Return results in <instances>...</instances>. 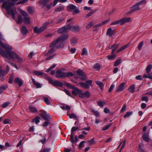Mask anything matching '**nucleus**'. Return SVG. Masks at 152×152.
Listing matches in <instances>:
<instances>
[{
    "label": "nucleus",
    "instance_id": "obj_1",
    "mask_svg": "<svg viewBox=\"0 0 152 152\" xmlns=\"http://www.w3.org/2000/svg\"><path fill=\"white\" fill-rule=\"evenodd\" d=\"M0 44L6 50L5 52L0 48V54L3 56L8 58H15L20 63L23 62L22 58L20 57L16 53L12 51L11 50L12 49V47L8 45L3 43L1 41H0Z\"/></svg>",
    "mask_w": 152,
    "mask_h": 152
},
{
    "label": "nucleus",
    "instance_id": "obj_2",
    "mask_svg": "<svg viewBox=\"0 0 152 152\" xmlns=\"http://www.w3.org/2000/svg\"><path fill=\"white\" fill-rule=\"evenodd\" d=\"M11 5H9V2H6L2 4V7L3 8L6 9L7 13L9 15H11L12 18L15 19V14L17 12L16 9L15 8H11Z\"/></svg>",
    "mask_w": 152,
    "mask_h": 152
},
{
    "label": "nucleus",
    "instance_id": "obj_3",
    "mask_svg": "<svg viewBox=\"0 0 152 152\" xmlns=\"http://www.w3.org/2000/svg\"><path fill=\"white\" fill-rule=\"evenodd\" d=\"M49 24L48 22L44 23L43 25L39 28H38L37 27H35L34 29V32L39 34L42 31H44L46 29L47 26Z\"/></svg>",
    "mask_w": 152,
    "mask_h": 152
},
{
    "label": "nucleus",
    "instance_id": "obj_4",
    "mask_svg": "<svg viewBox=\"0 0 152 152\" xmlns=\"http://www.w3.org/2000/svg\"><path fill=\"white\" fill-rule=\"evenodd\" d=\"M91 80H87L85 83L80 82L79 84L80 86L84 89H88L89 88L90 86H92Z\"/></svg>",
    "mask_w": 152,
    "mask_h": 152
},
{
    "label": "nucleus",
    "instance_id": "obj_5",
    "mask_svg": "<svg viewBox=\"0 0 152 152\" xmlns=\"http://www.w3.org/2000/svg\"><path fill=\"white\" fill-rule=\"evenodd\" d=\"M20 13L24 17L23 20L25 23L30 24V18L28 17V15L26 12L21 10Z\"/></svg>",
    "mask_w": 152,
    "mask_h": 152
},
{
    "label": "nucleus",
    "instance_id": "obj_6",
    "mask_svg": "<svg viewBox=\"0 0 152 152\" xmlns=\"http://www.w3.org/2000/svg\"><path fill=\"white\" fill-rule=\"evenodd\" d=\"M67 28L68 30H71L74 32H76L80 31V27L78 25L71 26L70 24H67Z\"/></svg>",
    "mask_w": 152,
    "mask_h": 152
},
{
    "label": "nucleus",
    "instance_id": "obj_7",
    "mask_svg": "<svg viewBox=\"0 0 152 152\" xmlns=\"http://www.w3.org/2000/svg\"><path fill=\"white\" fill-rule=\"evenodd\" d=\"M130 8L131 9V10L126 13V15H130L135 11L139 10L142 9V8L139 7V5H137L136 4L131 7Z\"/></svg>",
    "mask_w": 152,
    "mask_h": 152
},
{
    "label": "nucleus",
    "instance_id": "obj_8",
    "mask_svg": "<svg viewBox=\"0 0 152 152\" xmlns=\"http://www.w3.org/2000/svg\"><path fill=\"white\" fill-rule=\"evenodd\" d=\"M66 73L62 71V70H57L56 71V77L58 78H63L65 77Z\"/></svg>",
    "mask_w": 152,
    "mask_h": 152
},
{
    "label": "nucleus",
    "instance_id": "obj_9",
    "mask_svg": "<svg viewBox=\"0 0 152 152\" xmlns=\"http://www.w3.org/2000/svg\"><path fill=\"white\" fill-rule=\"evenodd\" d=\"M76 72L80 76V79L83 80L86 79V74L82 70L78 69L76 71Z\"/></svg>",
    "mask_w": 152,
    "mask_h": 152
},
{
    "label": "nucleus",
    "instance_id": "obj_10",
    "mask_svg": "<svg viewBox=\"0 0 152 152\" xmlns=\"http://www.w3.org/2000/svg\"><path fill=\"white\" fill-rule=\"evenodd\" d=\"M121 25L122 26L124 24L130 22L131 18L130 17H124L120 19Z\"/></svg>",
    "mask_w": 152,
    "mask_h": 152
},
{
    "label": "nucleus",
    "instance_id": "obj_11",
    "mask_svg": "<svg viewBox=\"0 0 152 152\" xmlns=\"http://www.w3.org/2000/svg\"><path fill=\"white\" fill-rule=\"evenodd\" d=\"M49 2V0H40L38 1L37 3L42 6V8L44 7Z\"/></svg>",
    "mask_w": 152,
    "mask_h": 152
},
{
    "label": "nucleus",
    "instance_id": "obj_12",
    "mask_svg": "<svg viewBox=\"0 0 152 152\" xmlns=\"http://www.w3.org/2000/svg\"><path fill=\"white\" fill-rule=\"evenodd\" d=\"M90 95L89 92L86 91L84 93H83L81 91L80 93V98L85 97L86 98H88Z\"/></svg>",
    "mask_w": 152,
    "mask_h": 152
},
{
    "label": "nucleus",
    "instance_id": "obj_13",
    "mask_svg": "<svg viewBox=\"0 0 152 152\" xmlns=\"http://www.w3.org/2000/svg\"><path fill=\"white\" fill-rule=\"evenodd\" d=\"M125 84L124 83H121L116 90L115 92H120L122 91L125 88Z\"/></svg>",
    "mask_w": 152,
    "mask_h": 152
},
{
    "label": "nucleus",
    "instance_id": "obj_14",
    "mask_svg": "<svg viewBox=\"0 0 152 152\" xmlns=\"http://www.w3.org/2000/svg\"><path fill=\"white\" fill-rule=\"evenodd\" d=\"M68 30L67 28V25L66 27L65 26H63L62 27L59 28L57 31V32L59 34L62 33L64 32H67V30Z\"/></svg>",
    "mask_w": 152,
    "mask_h": 152
},
{
    "label": "nucleus",
    "instance_id": "obj_15",
    "mask_svg": "<svg viewBox=\"0 0 152 152\" xmlns=\"http://www.w3.org/2000/svg\"><path fill=\"white\" fill-rule=\"evenodd\" d=\"M60 107L63 110H70L71 109V107L67 104H61Z\"/></svg>",
    "mask_w": 152,
    "mask_h": 152
},
{
    "label": "nucleus",
    "instance_id": "obj_16",
    "mask_svg": "<svg viewBox=\"0 0 152 152\" xmlns=\"http://www.w3.org/2000/svg\"><path fill=\"white\" fill-rule=\"evenodd\" d=\"M40 115L42 118L46 121H48L51 119L50 115L48 114L41 113Z\"/></svg>",
    "mask_w": 152,
    "mask_h": 152
},
{
    "label": "nucleus",
    "instance_id": "obj_17",
    "mask_svg": "<svg viewBox=\"0 0 152 152\" xmlns=\"http://www.w3.org/2000/svg\"><path fill=\"white\" fill-rule=\"evenodd\" d=\"M67 10L69 12H70L72 10H74L76 8L75 6L72 4H69L67 7Z\"/></svg>",
    "mask_w": 152,
    "mask_h": 152
},
{
    "label": "nucleus",
    "instance_id": "obj_18",
    "mask_svg": "<svg viewBox=\"0 0 152 152\" xmlns=\"http://www.w3.org/2000/svg\"><path fill=\"white\" fill-rule=\"evenodd\" d=\"M81 90L78 89L77 88H76L75 89L73 90L72 91V94L75 96L77 95L78 94H79L80 96V93Z\"/></svg>",
    "mask_w": 152,
    "mask_h": 152
},
{
    "label": "nucleus",
    "instance_id": "obj_19",
    "mask_svg": "<svg viewBox=\"0 0 152 152\" xmlns=\"http://www.w3.org/2000/svg\"><path fill=\"white\" fill-rule=\"evenodd\" d=\"M68 36L67 35H64L61 37H60L57 38L59 42L63 41L68 39Z\"/></svg>",
    "mask_w": 152,
    "mask_h": 152
},
{
    "label": "nucleus",
    "instance_id": "obj_20",
    "mask_svg": "<svg viewBox=\"0 0 152 152\" xmlns=\"http://www.w3.org/2000/svg\"><path fill=\"white\" fill-rule=\"evenodd\" d=\"M119 46V44H114L111 46V48L112 49V51L111 54H113L114 53V52L118 49Z\"/></svg>",
    "mask_w": 152,
    "mask_h": 152
},
{
    "label": "nucleus",
    "instance_id": "obj_21",
    "mask_svg": "<svg viewBox=\"0 0 152 152\" xmlns=\"http://www.w3.org/2000/svg\"><path fill=\"white\" fill-rule=\"evenodd\" d=\"M15 83L18 84L19 86H21L23 84L22 80L18 77L15 78Z\"/></svg>",
    "mask_w": 152,
    "mask_h": 152
},
{
    "label": "nucleus",
    "instance_id": "obj_22",
    "mask_svg": "<svg viewBox=\"0 0 152 152\" xmlns=\"http://www.w3.org/2000/svg\"><path fill=\"white\" fill-rule=\"evenodd\" d=\"M31 80L33 84L36 86L37 88H40L42 87V85L36 81L34 78H32Z\"/></svg>",
    "mask_w": 152,
    "mask_h": 152
},
{
    "label": "nucleus",
    "instance_id": "obj_23",
    "mask_svg": "<svg viewBox=\"0 0 152 152\" xmlns=\"http://www.w3.org/2000/svg\"><path fill=\"white\" fill-rule=\"evenodd\" d=\"M53 84V86H57L60 87H61L63 85V84L61 82L57 80L54 81Z\"/></svg>",
    "mask_w": 152,
    "mask_h": 152
},
{
    "label": "nucleus",
    "instance_id": "obj_24",
    "mask_svg": "<svg viewBox=\"0 0 152 152\" xmlns=\"http://www.w3.org/2000/svg\"><path fill=\"white\" fill-rule=\"evenodd\" d=\"M21 31L23 34H26L28 33V31L26 29V27L24 26H23L21 29Z\"/></svg>",
    "mask_w": 152,
    "mask_h": 152
},
{
    "label": "nucleus",
    "instance_id": "obj_25",
    "mask_svg": "<svg viewBox=\"0 0 152 152\" xmlns=\"http://www.w3.org/2000/svg\"><path fill=\"white\" fill-rule=\"evenodd\" d=\"M142 138L145 141L147 142H148L149 141V135L146 133H145L143 134L142 136Z\"/></svg>",
    "mask_w": 152,
    "mask_h": 152
},
{
    "label": "nucleus",
    "instance_id": "obj_26",
    "mask_svg": "<svg viewBox=\"0 0 152 152\" xmlns=\"http://www.w3.org/2000/svg\"><path fill=\"white\" fill-rule=\"evenodd\" d=\"M128 91L131 93H134L135 91V85H133L129 87L128 89Z\"/></svg>",
    "mask_w": 152,
    "mask_h": 152
},
{
    "label": "nucleus",
    "instance_id": "obj_27",
    "mask_svg": "<svg viewBox=\"0 0 152 152\" xmlns=\"http://www.w3.org/2000/svg\"><path fill=\"white\" fill-rule=\"evenodd\" d=\"M78 39L75 37H73L70 40L71 43L72 45L74 46L77 42Z\"/></svg>",
    "mask_w": 152,
    "mask_h": 152
},
{
    "label": "nucleus",
    "instance_id": "obj_28",
    "mask_svg": "<svg viewBox=\"0 0 152 152\" xmlns=\"http://www.w3.org/2000/svg\"><path fill=\"white\" fill-rule=\"evenodd\" d=\"M106 34L108 35L109 37H111L113 35V31L112 30L111 28H109L108 29Z\"/></svg>",
    "mask_w": 152,
    "mask_h": 152
},
{
    "label": "nucleus",
    "instance_id": "obj_29",
    "mask_svg": "<svg viewBox=\"0 0 152 152\" xmlns=\"http://www.w3.org/2000/svg\"><path fill=\"white\" fill-rule=\"evenodd\" d=\"M64 6H60L58 7L57 8H55L54 9V10L56 12H59L61 11H62L64 10Z\"/></svg>",
    "mask_w": 152,
    "mask_h": 152
},
{
    "label": "nucleus",
    "instance_id": "obj_30",
    "mask_svg": "<svg viewBox=\"0 0 152 152\" xmlns=\"http://www.w3.org/2000/svg\"><path fill=\"white\" fill-rule=\"evenodd\" d=\"M95 83L97 85L99 86L101 89L102 90L103 89L104 85L102 82L99 81L97 80L95 81Z\"/></svg>",
    "mask_w": 152,
    "mask_h": 152
},
{
    "label": "nucleus",
    "instance_id": "obj_31",
    "mask_svg": "<svg viewBox=\"0 0 152 152\" xmlns=\"http://www.w3.org/2000/svg\"><path fill=\"white\" fill-rule=\"evenodd\" d=\"M101 67L100 64L99 63H96L94 65V69L96 70L99 71Z\"/></svg>",
    "mask_w": 152,
    "mask_h": 152
},
{
    "label": "nucleus",
    "instance_id": "obj_32",
    "mask_svg": "<svg viewBox=\"0 0 152 152\" xmlns=\"http://www.w3.org/2000/svg\"><path fill=\"white\" fill-rule=\"evenodd\" d=\"M94 23L92 21L89 22L86 26V28L87 29H89L91 28L94 26Z\"/></svg>",
    "mask_w": 152,
    "mask_h": 152
},
{
    "label": "nucleus",
    "instance_id": "obj_33",
    "mask_svg": "<svg viewBox=\"0 0 152 152\" xmlns=\"http://www.w3.org/2000/svg\"><path fill=\"white\" fill-rule=\"evenodd\" d=\"M152 68V65L150 64L148 65L146 68V72L148 74L150 73L151 69Z\"/></svg>",
    "mask_w": 152,
    "mask_h": 152
},
{
    "label": "nucleus",
    "instance_id": "obj_34",
    "mask_svg": "<svg viewBox=\"0 0 152 152\" xmlns=\"http://www.w3.org/2000/svg\"><path fill=\"white\" fill-rule=\"evenodd\" d=\"M43 100L44 102L47 105H49L50 104V101L48 97L46 96L43 97Z\"/></svg>",
    "mask_w": 152,
    "mask_h": 152
},
{
    "label": "nucleus",
    "instance_id": "obj_35",
    "mask_svg": "<svg viewBox=\"0 0 152 152\" xmlns=\"http://www.w3.org/2000/svg\"><path fill=\"white\" fill-rule=\"evenodd\" d=\"M116 55L114 53L111 54V55H109L107 56V58L109 60H113L115 58Z\"/></svg>",
    "mask_w": 152,
    "mask_h": 152
},
{
    "label": "nucleus",
    "instance_id": "obj_36",
    "mask_svg": "<svg viewBox=\"0 0 152 152\" xmlns=\"http://www.w3.org/2000/svg\"><path fill=\"white\" fill-rule=\"evenodd\" d=\"M40 119V118L37 116L35 118H34L32 120V122H35L36 124H38V123L39 122V120Z\"/></svg>",
    "mask_w": 152,
    "mask_h": 152
},
{
    "label": "nucleus",
    "instance_id": "obj_37",
    "mask_svg": "<svg viewBox=\"0 0 152 152\" xmlns=\"http://www.w3.org/2000/svg\"><path fill=\"white\" fill-rule=\"evenodd\" d=\"M54 51V48H52L51 49L48 50L47 53L45 54V56H48L50 55L53 53Z\"/></svg>",
    "mask_w": 152,
    "mask_h": 152
},
{
    "label": "nucleus",
    "instance_id": "obj_38",
    "mask_svg": "<svg viewBox=\"0 0 152 152\" xmlns=\"http://www.w3.org/2000/svg\"><path fill=\"white\" fill-rule=\"evenodd\" d=\"M29 108V110L32 113H35L38 111L37 109L34 107L30 106Z\"/></svg>",
    "mask_w": 152,
    "mask_h": 152
},
{
    "label": "nucleus",
    "instance_id": "obj_39",
    "mask_svg": "<svg viewBox=\"0 0 152 152\" xmlns=\"http://www.w3.org/2000/svg\"><path fill=\"white\" fill-rule=\"evenodd\" d=\"M146 3V1L145 0H142L137 3L136 4H137V5H139V6L140 7L141 5H145Z\"/></svg>",
    "mask_w": 152,
    "mask_h": 152
},
{
    "label": "nucleus",
    "instance_id": "obj_40",
    "mask_svg": "<svg viewBox=\"0 0 152 152\" xmlns=\"http://www.w3.org/2000/svg\"><path fill=\"white\" fill-rule=\"evenodd\" d=\"M33 73L37 76H41L43 75V73L39 71L34 70L33 72Z\"/></svg>",
    "mask_w": 152,
    "mask_h": 152
},
{
    "label": "nucleus",
    "instance_id": "obj_41",
    "mask_svg": "<svg viewBox=\"0 0 152 152\" xmlns=\"http://www.w3.org/2000/svg\"><path fill=\"white\" fill-rule=\"evenodd\" d=\"M67 115L69 116L70 118H75L77 119V117L76 116L74 113H71L69 114L67 113Z\"/></svg>",
    "mask_w": 152,
    "mask_h": 152
},
{
    "label": "nucleus",
    "instance_id": "obj_42",
    "mask_svg": "<svg viewBox=\"0 0 152 152\" xmlns=\"http://www.w3.org/2000/svg\"><path fill=\"white\" fill-rule=\"evenodd\" d=\"M8 1H9V5L13 6L15 5V3L18 1V0H9Z\"/></svg>",
    "mask_w": 152,
    "mask_h": 152
},
{
    "label": "nucleus",
    "instance_id": "obj_43",
    "mask_svg": "<svg viewBox=\"0 0 152 152\" xmlns=\"http://www.w3.org/2000/svg\"><path fill=\"white\" fill-rule=\"evenodd\" d=\"M97 104L99 106L102 107L105 104V102L104 101L101 100L98 102Z\"/></svg>",
    "mask_w": 152,
    "mask_h": 152
},
{
    "label": "nucleus",
    "instance_id": "obj_44",
    "mask_svg": "<svg viewBox=\"0 0 152 152\" xmlns=\"http://www.w3.org/2000/svg\"><path fill=\"white\" fill-rule=\"evenodd\" d=\"M58 42H59V41L58 40V39L57 38L55 40L53 41L51 43L50 45V47H52L55 45Z\"/></svg>",
    "mask_w": 152,
    "mask_h": 152
},
{
    "label": "nucleus",
    "instance_id": "obj_45",
    "mask_svg": "<svg viewBox=\"0 0 152 152\" xmlns=\"http://www.w3.org/2000/svg\"><path fill=\"white\" fill-rule=\"evenodd\" d=\"M132 112H127L124 115V117L125 118H126L127 117H129L131 115H132Z\"/></svg>",
    "mask_w": 152,
    "mask_h": 152
},
{
    "label": "nucleus",
    "instance_id": "obj_46",
    "mask_svg": "<svg viewBox=\"0 0 152 152\" xmlns=\"http://www.w3.org/2000/svg\"><path fill=\"white\" fill-rule=\"evenodd\" d=\"M73 76L74 74L72 72H69L67 73H66L65 77H72Z\"/></svg>",
    "mask_w": 152,
    "mask_h": 152
},
{
    "label": "nucleus",
    "instance_id": "obj_47",
    "mask_svg": "<svg viewBox=\"0 0 152 152\" xmlns=\"http://www.w3.org/2000/svg\"><path fill=\"white\" fill-rule=\"evenodd\" d=\"M143 77L144 78H148L151 79H152V76L150 74H149L148 75L146 74H144Z\"/></svg>",
    "mask_w": 152,
    "mask_h": 152
},
{
    "label": "nucleus",
    "instance_id": "obj_48",
    "mask_svg": "<svg viewBox=\"0 0 152 152\" xmlns=\"http://www.w3.org/2000/svg\"><path fill=\"white\" fill-rule=\"evenodd\" d=\"M22 20L23 18L22 16L21 15H19L18 16L17 23L18 24H20L22 22Z\"/></svg>",
    "mask_w": 152,
    "mask_h": 152
},
{
    "label": "nucleus",
    "instance_id": "obj_49",
    "mask_svg": "<svg viewBox=\"0 0 152 152\" xmlns=\"http://www.w3.org/2000/svg\"><path fill=\"white\" fill-rule=\"evenodd\" d=\"M46 79L49 81L50 83L51 84L53 85L54 81H53L52 79L48 76L46 77Z\"/></svg>",
    "mask_w": 152,
    "mask_h": 152
},
{
    "label": "nucleus",
    "instance_id": "obj_50",
    "mask_svg": "<svg viewBox=\"0 0 152 152\" xmlns=\"http://www.w3.org/2000/svg\"><path fill=\"white\" fill-rule=\"evenodd\" d=\"M66 86L68 87H69L72 89H73V90L74 89H75V88H76V87L74 86H73L72 85H71L68 83H66Z\"/></svg>",
    "mask_w": 152,
    "mask_h": 152
},
{
    "label": "nucleus",
    "instance_id": "obj_51",
    "mask_svg": "<svg viewBox=\"0 0 152 152\" xmlns=\"http://www.w3.org/2000/svg\"><path fill=\"white\" fill-rule=\"evenodd\" d=\"M88 53L86 49L84 48L82 50V52L81 53L82 55H86V56L87 55Z\"/></svg>",
    "mask_w": 152,
    "mask_h": 152
},
{
    "label": "nucleus",
    "instance_id": "obj_52",
    "mask_svg": "<svg viewBox=\"0 0 152 152\" xmlns=\"http://www.w3.org/2000/svg\"><path fill=\"white\" fill-rule=\"evenodd\" d=\"M121 59H120L116 61L114 64V66H118L121 63Z\"/></svg>",
    "mask_w": 152,
    "mask_h": 152
},
{
    "label": "nucleus",
    "instance_id": "obj_53",
    "mask_svg": "<svg viewBox=\"0 0 152 152\" xmlns=\"http://www.w3.org/2000/svg\"><path fill=\"white\" fill-rule=\"evenodd\" d=\"M50 123V120L48 121H46L42 124V126L44 127H46L48 126L49 124Z\"/></svg>",
    "mask_w": 152,
    "mask_h": 152
},
{
    "label": "nucleus",
    "instance_id": "obj_54",
    "mask_svg": "<svg viewBox=\"0 0 152 152\" xmlns=\"http://www.w3.org/2000/svg\"><path fill=\"white\" fill-rule=\"evenodd\" d=\"M96 11L94 10L90 12L88 14L86 15V18H88L90 16H91L92 15L94 14V12H96Z\"/></svg>",
    "mask_w": 152,
    "mask_h": 152
},
{
    "label": "nucleus",
    "instance_id": "obj_55",
    "mask_svg": "<svg viewBox=\"0 0 152 152\" xmlns=\"http://www.w3.org/2000/svg\"><path fill=\"white\" fill-rule=\"evenodd\" d=\"M10 104V102H6L2 104L1 107L3 108H5L7 107Z\"/></svg>",
    "mask_w": 152,
    "mask_h": 152
},
{
    "label": "nucleus",
    "instance_id": "obj_56",
    "mask_svg": "<svg viewBox=\"0 0 152 152\" xmlns=\"http://www.w3.org/2000/svg\"><path fill=\"white\" fill-rule=\"evenodd\" d=\"M14 78V76L13 75H11L9 77L8 83H12V79Z\"/></svg>",
    "mask_w": 152,
    "mask_h": 152
},
{
    "label": "nucleus",
    "instance_id": "obj_57",
    "mask_svg": "<svg viewBox=\"0 0 152 152\" xmlns=\"http://www.w3.org/2000/svg\"><path fill=\"white\" fill-rule=\"evenodd\" d=\"M111 125H112L111 124H110L107 125L106 126L103 127L102 128V130L103 131H105V130H107V129H109V128L111 126Z\"/></svg>",
    "mask_w": 152,
    "mask_h": 152
},
{
    "label": "nucleus",
    "instance_id": "obj_58",
    "mask_svg": "<svg viewBox=\"0 0 152 152\" xmlns=\"http://www.w3.org/2000/svg\"><path fill=\"white\" fill-rule=\"evenodd\" d=\"M120 23L121 24L120 20H117L115 21L114 22L111 23L110 24L111 25H116Z\"/></svg>",
    "mask_w": 152,
    "mask_h": 152
},
{
    "label": "nucleus",
    "instance_id": "obj_59",
    "mask_svg": "<svg viewBox=\"0 0 152 152\" xmlns=\"http://www.w3.org/2000/svg\"><path fill=\"white\" fill-rule=\"evenodd\" d=\"M143 43V42L142 41L140 42L139 44V45L138 46V48L139 50H140L142 49Z\"/></svg>",
    "mask_w": 152,
    "mask_h": 152
},
{
    "label": "nucleus",
    "instance_id": "obj_60",
    "mask_svg": "<svg viewBox=\"0 0 152 152\" xmlns=\"http://www.w3.org/2000/svg\"><path fill=\"white\" fill-rule=\"evenodd\" d=\"M141 100L142 101H145L146 102H147L148 101V98L147 96H142L141 98Z\"/></svg>",
    "mask_w": 152,
    "mask_h": 152
},
{
    "label": "nucleus",
    "instance_id": "obj_61",
    "mask_svg": "<svg viewBox=\"0 0 152 152\" xmlns=\"http://www.w3.org/2000/svg\"><path fill=\"white\" fill-rule=\"evenodd\" d=\"M50 148H45L42 149L40 152H50Z\"/></svg>",
    "mask_w": 152,
    "mask_h": 152
},
{
    "label": "nucleus",
    "instance_id": "obj_62",
    "mask_svg": "<svg viewBox=\"0 0 152 152\" xmlns=\"http://www.w3.org/2000/svg\"><path fill=\"white\" fill-rule=\"evenodd\" d=\"M10 122V121L9 119H6L3 121V123L4 124H9Z\"/></svg>",
    "mask_w": 152,
    "mask_h": 152
},
{
    "label": "nucleus",
    "instance_id": "obj_63",
    "mask_svg": "<svg viewBox=\"0 0 152 152\" xmlns=\"http://www.w3.org/2000/svg\"><path fill=\"white\" fill-rule=\"evenodd\" d=\"M78 129H79V128L77 127H75V126L73 127L71 129V133H73L75 131H76Z\"/></svg>",
    "mask_w": 152,
    "mask_h": 152
},
{
    "label": "nucleus",
    "instance_id": "obj_64",
    "mask_svg": "<svg viewBox=\"0 0 152 152\" xmlns=\"http://www.w3.org/2000/svg\"><path fill=\"white\" fill-rule=\"evenodd\" d=\"M27 10L29 13L30 14H32L34 13L33 10L30 7L28 8Z\"/></svg>",
    "mask_w": 152,
    "mask_h": 152
}]
</instances>
